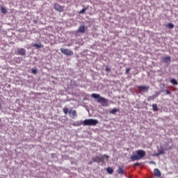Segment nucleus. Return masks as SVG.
Returning <instances> with one entry per match:
<instances>
[{"instance_id": "nucleus-23", "label": "nucleus", "mask_w": 178, "mask_h": 178, "mask_svg": "<svg viewBox=\"0 0 178 178\" xmlns=\"http://www.w3.org/2000/svg\"><path fill=\"white\" fill-rule=\"evenodd\" d=\"M86 10H87V8L84 7L82 10H81L79 13V14H83L86 12Z\"/></svg>"}, {"instance_id": "nucleus-13", "label": "nucleus", "mask_w": 178, "mask_h": 178, "mask_svg": "<svg viewBox=\"0 0 178 178\" xmlns=\"http://www.w3.org/2000/svg\"><path fill=\"white\" fill-rule=\"evenodd\" d=\"M72 126H81V124H83V122L81 121H76L75 122H73Z\"/></svg>"}, {"instance_id": "nucleus-25", "label": "nucleus", "mask_w": 178, "mask_h": 178, "mask_svg": "<svg viewBox=\"0 0 178 178\" xmlns=\"http://www.w3.org/2000/svg\"><path fill=\"white\" fill-rule=\"evenodd\" d=\"M163 154H165V150H160L157 155H163Z\"/></svg>"}, {"instance_id": "nucleus-5", "label": "nucleus", "mask_w": 178, "mask_h": 178, "mask_svg": "<svg viewBox=\"0 0 178 178\" xmlns=\"http://www.w3.org/2000/svg\"><path fill=\"white\" fill-rule=\"evenodd\" d=\"M60 52H62V54H63L64 55H66L67 56H72L74 54L73 51L69 49L61 48Z\"/></svg>"}, {"instance_id": "nucleus-27", "label": "nucleus", "mask_w": 178, "mask_h": 178, "mask_svg": "<svg viewBox=\"0 0 178 178\" xmlns=\"http://www.w3.org/2000/svg\"><path fill=\"white\" fill-rule=\"evenodd\" d=\"M165 93L167 94V95H170V94H171V92L169 90H166Z\"/></svg>"}, {"instance_id": "nucleus-10", "label": "nucleus", "mask_w": 178, "mask_h": 178, "mask_svg": "<svg viewBox=\"0 0 178 178\" xmlns=\"http://www.w3.org/2000/svg\"><path fill=\"white\" fill-rule=\"evenodd\" d=\"M163 63H167V65H169L170 63V56H165L163 58Z\"/></svg>"}, {"instance_id": "nucleus-14", "label": "nucleus", "mask_w": 178, "mask_h": 178, "mask_svg": "<svg viewBox=\"0 0 178 178\" xmlns=\"http://www.w3.org/2000/svg\"><path fill=\"white\" fill-rule=\"evenodd\" d=\"M33 47H35V48H42L44 45H42L41 42H39V43H35L33 44Z\"/></svg>"}, {"instance_id": "nucleus-31", "label": "nucleus", "mask_w": 178, "mask_h": 178, "mask_svg": "<svg viewBox=\"0 0 178 178\" xmlns=\"http://www.w3.org/2000/svg\"><path fill=\"white\" fill-rule=\"evenodd\" d=\"M138 165H139V164H138V163H137V164H136V166H138Z\"/></svg>"}, {"instance_id": "nucleus-22", "label": "nucleus", "mask_w": 178, "mask_h": 178, "mask_svg": "<svg viewBox=\"0 0 178 178\" xmlns=\"http://www.w3.org/2000/svg\"><path fill=\"white\" fill-rule=\"evenodd\" d=\"M155 98H156V97L155 95H153V96H150L147 98V101H152L154 99H155Z\"/></svg>"}, {"instance_id": "nucleus-18", "label": "nucleus", "mask_w": 178, "mask_h": 178, "mask_svg": "<svg viewBox=\"0 0 178 178\" xmlns=\"http://www.w3.org/2000/svg\"><path fill=\"white\" fill-rule=\"evenodd\" d=\"M1 13H3L4 15H6L8 13V10L5 8V7H1Z\"/></svg>"}, {"instance_id": "nucleus-1", "label": "nucleus", "mask_w": 178, "mask_h": 178, "mask_svg": "<svg viewBox=\"0 0 178 178\" xmlns=\"http://www.w3.org/2000/svg\"><path fill=\"white\" fill-rule=\"evenodd\" d=\"M92 97L97 99V102H99V104H101L103 106H108L109 104L107 99L101 97V95L97 93L92 94Z\"/></svg>"}, {"instance_id": "nucleus-26", "label": "nucleus", "mask_w": 178, "mask_h": 178, "mask_svg": "<svg viewBox=\"0 0 178 178\" xmlns=\"http://www.w3.org/2000/svg\"><path fill=\"white\" fill-rule=\"evenodd\" d=\"M31 73H33V74H37V70H32Z\"/></svg>"}, {"instance_id": "nucleus-29", "label": "nucleus", "mask_w": 178, "mask_h": 178, "mask_svg": "<svg viewBox=\"0 0 178 178\" xmlns=\"http://www.w3.org/2000/svg\"><path fill=\"white\" fill-rule=\"evenodd\" d=\"M129 72H130V68H127L126 69V74H129Z\"/></svg>"}, {"instance_id": "nucleus-12", "label": "nucleus", "mask_w": 178, "mask_h": 178, "mask_svg": "<svg viewBox=\"0 0 178 178\" xmlns=\"http://www.w3.org/2000/svg\"><path fill=\"white\" fill-rule=\"evenodd\" d=\"M154 172L156 177H161V171L158 168H155Z\"/></svg>"}, {"instance_id": "nucleus-21", "label": "nucleus", "mask_w": 178, "mask_h": 178, "mask_svg": "<svg viewBox=\"0 0 178 178\" xmlns=\"http://www.w3.org/2000/svg\"><path fill=\"white\" fill-rule=\"evenodd\" d=\"M166 27H168V29H173V27H175V25H173V24H172V23H168L166 25Z\"/></svg>"}, {"instance_id": "nucleus-30", "label": "nucleus", "mask_w": 178, "mask_h": 178, "mask_svg": "<svg viewBox=\"0 0 178 178\" xmlns=\"http://www.w3.org/2000/svg\"><path fill=\"white\" fill-rule=\"evenodd\" d=\"M149 163H152L153 165H155V163L154 161H150Z\"/></svg>"}, {"instance_id": "nucleus-19", "label": "nucleus", "mask_w": 178, "mask_h": 178, "mask_svg": "<svg viewBox=\"0 0 178 178\" xmlns=\"http://www.w3.org/2000/svg\"><path fill=\"white\" fill-rule=\"evenodd\" d=\"M152 108H153V111L154 112H157V111H158V106L156 105V104H152Z\"/></svg>"}, {"instance_id": "nucleus-6", "label": "nucleus", "mask_w": 178, "mask_h": 178, "mask_svg": "<svg viewBox=\"0 0 178 178\" xmlns=\"http://www.w3.org/2000/svg\"><path fill=\"white\" fill-rule=\"evenodd\" d=\"M54 8L55 9V10H57V12H60V13L64 12V10H65V6H60L58 3H55L54 4Z\"/></svg>"}, {"instance_id": "nucleus-8", "label": "nucleus", "mask_w": 178, "mask_h": 178, "mask_svg": "<svg viewBox=\"0 0 178 178\" xmlns=\"http://www.w3.org/2000/svg\"><path fill=\"white\" fill-rule=\"evenodd\" d=\"M17 53L18 55L24 56V55H26V49H24V48H19L17 49Z\"/></svg>"}, {"instance_id": "nucleus-16", "label": "nucleus", "mask_w": 178, "mask_h": 178, "mask_svg": "<svg viewBox=\"0 0 178 178\" xmlns=\"http://www.w3.org/2000/svg\"><path fill=\"white\" fill-rule=\"evenodd\" d=\"M170 83H172V84H173V86H177L178 82L177 81H176V79H172L170 80Z\"/></svg>"}, {"instance_id": "nucleus-17", "label": "nucleus", "mask_w": 178, "mask_h": 178, "mask_svg": "<svg viewBox=\"0 0 178 178\" xmlns=\"http://www.w3.org/2000/svg\"><path fill=\"white\" fill-rule=\"evenodd\" d=\"M118 175H123V173H124V170H123L122 168L119 167L118 170Z\"/></svg>"}, {"instance_id": "nucleus-9", "label": "nucleus", "mask_w": 178, "mask_h": 178, "mask_svg": "<svg viewBox=\"0 0 178 178\" xmlns=\"http://www.w3.org/2000/svg\"><path fill=\"white\" fill-rule=\"evenodd\" d=\"M137 88L140 91H148V90H149V86H137Z\"/></svg>"}, {"instance_id": "nucleus-7", "label": "nucleus", "mask_w": 178, "mask_h": 178, "mask_svg": "<svg viewBox=\"0 0 178 178\" xmlns=\"http://www.w3.org/2000/svg\"><path fill=\"white\" fill-rule=\"evenodd\" d=\"M68 113L72 119H74V118H77V112L75 110H70L68 111Z\"/></svg>"}, {"instance_id": "nucleus-4", "label": "nucleus", "mask_w": 178, "mask_h": 178, "mask_svg": "<svg viewBox=\"0 0 178 178\" xmlns=\"http://www.w3.org/2000/svg\"><path fill=\"white\" fill-rule=\"evenodd\" d=\"M104 158L106 159V161H108V159H109V156H108V154H104L100 156H97L93 158L92 161H93V162H98V163H99V162H104Z\"/></svg>"}, {"instance_id": "nucleus-15", "label": "nucleus", "mask_w": 178, "mask_h": 178, "mask_svg": "<svg viewBox=\"0 0 178 178\" xmlns=\"http://www.w3.org/2000/svg\"><path fill=\"white\" fill-rule=\"evenodd\" d=\"M106 172L109 174V175H112V173H113V169H112V168L111 167H108L106 168Z\"/></svg>"}, {"instance_id": "nucleus-28", "label": "nucleus", "mask_w": 178, "mask_h": 178, "mask_svg": "<svg viewBox=\"0 0 178 178\" xmlns=\"http://www.w3.org/2000/svg\"><path fill=\"white\" fill-rule=\"evenodd\" d=\"M106 72H111V68L108 66L106 67Z\"/></svg>"}, {"instance_id": "nucleus-20", "label": "nucleus", "mask_w": 178, "mask_h": 178, "mask_svg": "<svg viewBox=\"0 0 178 178\" xmlns=\"http://www.w3.org/2000/svg\"><path fill=\"white\" fill-rule=\"evenodd\" d=\"M116 112H119V110L117 108H113L112 111H110V113L115 115V113H116Z\"/></svg>"}, {"instance_id": "nucleus-3", "label": "nucleus", "mask_w": 178, "mask_h": 178, "mask_svg": "<svg viewBox=\"0 0 178 178\" xmlns=\"http://www.w3.org/2000/svg\"><path fill=\"white\" fill-rule=\"evenodd\" d=\"M83 126H97L98 120L94 119H87L83 121Z\"/></svg>"}, {"instance_id": "nucleus-11", "label": "nucleus", "mask_w": 178, "mask_h": 178, "mask_svg": "<svg viewBox=\"0 0 178 178\" xmlns=\"http://www.w3.org/2000/svg\"><path fill=\"white\" fill-rule=\"evenodd\" d=\"M77 33H86V26H84L83 25L80 26L77 30Z\"/></svg>"}, {"instance_id": "nucleus-24", "label": "nucleus", "mask_w": 178, "mask_h": 178, "mask_svg": "<svg viewBox=\"0 0 178 178\" xmlns=\"http://www.w3.org/2000/svg\"><path fill=\"white\" fill-rule=\"evenodd\" d=\"M67 112L69 113V108H67V107L63 108V113H65V115H67Z\"/></svg>"}, {"instance_id": "nucleus-2", "label": "nucleus", "mask_w": 178, "mask_h": 178, "mask_svg": "<svg viewBox=\"0 0 178 178\" xmlns=\"http://www.w3.org/2000/svg\"><path fill=\"white\" fill-rule=\"evenodd\" d=\"M144 156H145V151L140 149L136 151V155L131 156V159L134 162V161H140V159H143Z\"/></svg>"}]
</instances>
